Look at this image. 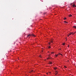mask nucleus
<instances>
[{"label": "nucleus", "mask_w": 76, "mask_h": 76, "mask_svg": "<svg viewBox=\"0 0 76 76\" xmlns=\"http://www.w3.org/2000/svg\"><path fill=\"white\" fill-rule=\"evenodd\" d=\"M73 7H76V5H75V4H74L73 5H72Z\"/></svg>", "instance_id": "nucleus-2"}, {"label": "nucleus", "mask_w": 76, "mask_h": 76, "mask_svg": "<svg viewBox=\"0 0 76 76\" xmlns=\"http://www.w3.org/2000/svg\"><path fill=\"white\" fill-rule=\"evenodd\" d=\"M69 17H72V15H69Z\"/></svg>", "instance_id": "nucleus-5"}, {"label": "nucleus", "mask_w": 76, "mask_h": 76, "mask_svg": "<svg viewBox=\"0 0 76 76\" xmlns=\"http://www.w3.org/2000/svg\"><path fill=\"white\" fill-rule=\"evenodd\" d=\"M73 28H75V29H76V26H73Z\"/></svg>", "instance_id": "nucleus-9"}, {"label": "nucleus", "mask_w": 76, "mask_h": 76, "mask_svg": "<svg viewBox=\"0 0 76 76\" xmlns=\"http://www.w3.org/2000/svg\"><path fill=\"white\" fill-rule=\"evenodd\" d=\"M54 69L56 70V69H57V68H56H56H54Z\"/></svg>", "instance_id": "nucleus-6"}, {"label": "nucleus", "mask_w": 76, "mask_h": 76, "mask_svg": "<svg viewBox=\"0 0 76 76\" xmlns=\"http://www.w3.org/2000/svg\"><path fill=\"white\" fill-rule=\"evenodd\" d=\"M43 50H42V52H43Z\"/></svg>", "instance_id": "nucleus-24"}, {"label": "nucleus", "mask_w": 76, "mask_h": 76, "mask_svg": "<svg viewBox=\"0 0 76 76\" xmlns=\"http://www.w3.org/2000/svg\"><path fill=\"white\" fill-rule=\"evenodd\" d=\"M60 55H61V56H62V54H60Z\"/></svg>", "instance_id": "nucleus-21"}, {"label": "nucleus", "mask_w": 76, "mask_h": 76, "mask_svg": "<svg viewBox=\"0 0 76 76\" xmlns=\"http://www.w3.org/2000/svg\"><path fill=\"white\" fill-rule=\"evenodd\" d=\"M63 45H65V43H63Z\"/></svg>", "instance_id": "nucleus-13"}, {"label": "nucleus", "mask_w": 76, "mask_h": 76, "mask_svg": "<svg viewBox=\"0 0 76 76\" xmlns=\"http://www.w3.org/2000/svg\"><path fill=\"white\" fill-rule=\"evenodd\" d=\"M40 57H41L40 56Z\"/></svg>", "instance_id": "nucleus-26"}, {"label": "nucleus", "mask_w": 76, "mask_h": 76, "mask_svg": "<svg viewBox=\"0 0 76 76\" xmlns=\"http://www.w3.org/2000/svg\"><path fill=\"white\" fill-rule=\"evenodd\" d=\"M58 54H57L56 55H55V56H56V57H57V56H58Z\"/></svg>", "instance_id": "nucleus-12"}, {"label": "nucleus", "mask_w": 76, "mask_h": 76, "mask_svg": "<svg viewBox=\"0 0 76 76\" xmlns=\"http://www.w3.org/2000/svg\"><path fill=\"white\" fill-rule=\"evenodd\" d=\"M47 74H48V73H47Z\"/></svg>", "instance_id": "nucleus-25"}, {"label": "nucleus", "mask_w": 76, "mask_h": 76, "mask_svg": "<svg viewBox=\"0 0 76 76\" xmlns=\"http://www.w3.org/2000/svg\"><path fill=\"white\" fill-rule=\"evenodd\" d=\"M33 71H34V70H32L31 71V72H33Z\"/></svg>", "instance_id": "nucleus-19"}, {"label": "nucleus", "mask_w": 76, "mask_h": 76, "mask_svg": "<svg viewBox=\"0 0 76 76\" xmlns=\"http://www.w3.org/2000/svg\"><path fill=\"white\" fill-rule=\"evenodd\" d=\"M48 56L49 57H50V54L48 55Z\"/></svg>", "instance_id": "nucleus-16"}, {"label": "nucleus", "mask_w": 76, "mask_h": 76, "mask_svg": "<svg viewBox=\"0 0 76 76\" xmlns=\"http://www.w3.org/2000/svg\"><path fill=\"white\" fill-rule=\"evenodd\" d=\"M47 60H48V59H50V58L48 57L47 58Z\"/></svg>", "instance_id": "nucleus-8"}, {"label": "nucleus", "mask_w": 76, "mask_h": 76, "mask_svg": "<svg viewBox=\"0 0 76 76\" xmlns=\"http://www.w3.org/2000/svg\"><path fill=\"white\" fill-rule=\"evenodd\" d=\"M64 22H65V23H68V22H66V21H65Z\"/></svg>", "instance_id": "nucleus-7"}, {"label": "nucleus", "mask_w": 76, "mask_h": 76, "mask_svg": "<svg viewBox=\"0 0 76 76\" xmlns=\"http://www.w3.org/2000/svg\"><path fill=\"white\" fill-rule=\"evenodd\" d=\"M54 52H52L51 53L52 54H54Z\"/></svg>", "instance_id": "nucleus-17"}, {"label": "nucleus", "mask_w": 76, "mask_h": 76, "mask_svg": "<svg viewBox=\"0 0 76 76\" xmlns=\"http://www.w3.org/2000/svg\"><path fill=\"white\" fill-rule=\"evenodd\" d=\"M72 34H74V33L73 34V33H71L70 34H69V35H71Z\"/></svg>", "instance_id": "nucleus-4"}, {"label": "nucleus", "mask_w": 76, "mask_h": 76, "mask_svg": "<svg viewBox=\"0 0 76 76\" xmlns=\"http://www.w3.org/2000/svg\"><path fill=\"white\" fill-rule=\"evenodd\" d=\"M31 36H33V37H35V36L34 34H29V35H27V38H28L29 37H30V36H31Z\"/></svg>", "instance_id": "nucleus-1"}, {"label": "nucleus", "mask_w": 76, "mask_h": 76, "mask_svg": "<svg viewBox=\"0 0 76 76\" xmlns=\"http://www.w3.org/2000/svg\"><path fill=\"white\" fill-rule=\"evenodd\" d=\"M49 45H50L51 44L50 43H49Z\"/></svg>", "instance_id": "nucleus-20"}, {"label": "nucleus", "mask_w": 76, "mask_h": 76, "mask_svg": "<svg viewBox=\"0 0 76 76\" xmlns=\"http://www.w3.org/2000/svg\"><path fill=\"white\" fill-rule=\"evenodd\" d=\"M64 67H65L66 68H67V67H66V66H64Z\"/></svg>", "instance_id": "nucleus-18"}, {"label": "nucleus", "mask_w": 76, "mask_h": 76, "mask_svg": "<svg viewBox=\"0 0 76 76\" xmlns=\"http://www.w3.org/2000/svg\"><path fill=\"white\" fill-rule=\"evenodd\" d=\"M50 42V43H53V40H51Z\"/></svg>", "instance_id": "nucleus-11"}, {"label": "nucleus", "mask_w": 76, "mask_h": 76, "mask_svg": "<svg viewBox=\"0 0 76 76\" xmlns=\"http://www.w3.org/2000/svg\"><path fill=\"white\" fill-rule=\"evenodd\" d=\"M66 19H67V18H64V20H66Z\"/></svg>", "instance_id": "nucleus-10"}, {"label": "nucleus", "mask_w": 76, "mask_h": 76, "mask_svg": "<svg viewBox=\"0 0 76 76\" xmlns=\"http://www.w3.org/2000/svg\"><path fill=\"white\" fill-rule=\"evenodd\" d=\"M57 73H58V72H57V73H56L55 74V75H57Z\"/></svg>", "instance_id": "nucleus-15"}, {"label": "nucleus", "mask_w": 76, "mask_h": 76, "mask_svg": "<svg viewBox=\"0 0 76 76\" xmlns=\"http://www.w3.org/2000/svg\"><path fill=\"white\" fill-rule=\"evenodd\" d=\"M69 36L68 35V37H69Z\"/></svg>", "instance_id": "nucleus-23"}, {"label": "nucleus", "mask_w": 76, "mask_h": 76, "mask_svg": "<svg viewBox=\"0 0 76 76\" xmlns=\"http://www.w3.org/2000/svg\"><path fill=\"white\" fill-rule=\"evenodd\" d=\"M58 54V55H60V53H59Z\"/></svg>", "instance_id": "nucleus-22"}, {"label": "nucleus", "mask_w": 76, "mask_h": 76, "mask_svg": "<svg viewBox=\"0 0 76 76\" xmlns=\"http://www.w3.org/2000/svg\"><path fill=\"white\" fill-rule=\"evenodd\" d=\"M49 64H52V62L50 61L49 62Z\"/></svg>", "instance_id": "nucleus-3"}, {"label": "nucleus", "mask_w": 76, "mask_h": 76, "mask_svg": "<svg viewBox=\"0 0 76 76\" xmlns=\"http://www.w3.org/2000/svg\"><path fill=\"white\" fill-rule=\"evenodd\" d=\"M48 48H51V47H50V46H49V47H48Z\"/></svg>", "instance_id": "nucleus-14"}]
</instances>
